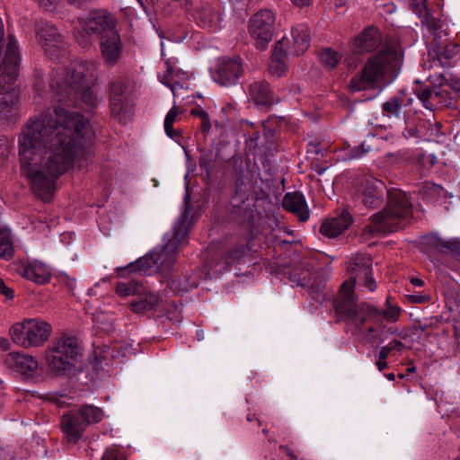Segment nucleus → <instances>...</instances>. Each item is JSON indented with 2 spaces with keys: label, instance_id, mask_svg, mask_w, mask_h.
<instances>
[{
  "label": "nucleus",
  "instance_id": "1",
  "mask_svg": "<svg viewBox=\"0 0 460 460\" xmlns=\"http://www.w3.org/2000/svg\"><path fill=\"white\" fill-rule=\"evenodd\" d=\"M92 136L85 118L56 107L31 119L18 139L22 173L29 179L32 192L49 201L57 180L75 163L87 160Z\"/></svg>",
  "mask_w": 460,
  "mask_h": 460
},
{
  "label": "nucleus",
  "instance_id": "2",
  "mask_svg": "<svg viewBox=\"0 0 460 460\" xmlns=\"http://www.w3.org/2000/svg\"><path fill=\"white\" fill-rule=\"evenodd\" d=\"M372 259L365 254H358L349 263L350 278L345 281L333 300V308L342 321L354 326L371 342L383 343L390 335L396 333L394 326L386 327L385 322L393 323L399 320L401 308L392 305L386 299L385 309L380 310L367 303L357 304L354 296L356 283L369 291L376 289L377 285L372 277Z\"/></svg>",
  "mask_w": 460,
  "mask_h": 460
},
{
  "label": "nucleus",
  "instance_id": "3",
  "mask_svg": "<svg viewBox=\"0 0 460 460\" xmlns=\"http://www.w3.org/2000/svg\"><path fill=\"white\" fill-rule=\"evenodd\" d=\"M96 68L95 63L79 60L71 61L66 67L54 68L49 81L54 97L61 102L79 93L84 103L95 107L99 98L89 84L95 79Z\"/></svg>",
  "mask_w": 460,
  "mask_h": 460
},
{
  "label": "nucleus",
  "instance_id": "4",
  "mask_svg": "<svg viewBox=\"0 0 460 460\" xmlns=\"http://www.w3.org/2000/svg\"><path fill=\"white\" fill-rule=\"evenodd\" d=\"M402 64V51L395 47H385L367 60L361 73L350 80L349 89L359 92L375 88L382 82H391L399 74Z\"/></svg>",
  "mask_w": 460,
  "mask_h": 460
},
{
  "label": "nucleus",
  "instance_id": "5",
  "mask_svg": "<svg viewBox=\"0 0 460 460\" xmlns=\"http://www.w3.org/2000/svg\"><path fill=\"white\" fill-rule=\"evenodd\" d=\"M412 217V204L408 195L399 190H387V202L382 211L374 214L363 234L374 236L403 228Z\"/></svg>",
  "mask_w": 460,
  "mask_h": 460
},
{
  "label": "nucleus",
  "instance_id": "6",
  "mask_svg": "<svg viewBox=\"0 0 460 460\" xmlns=\"http://www.w3.org/2000/svg\"><path fill=\"white\" fill-rule=\"evenodd\" d=\"M188 237V228L184 220L179 222L173 230L172 235L166 244L159 251L151 252L148 256L140 258L125 267L116 268L118 276L126 278L128 272H146L150 268H167L176 261L179 249L185 244Z\"/></svg>",
  "mask_w": 460,
  "mask_h": 460
},
{
  "label": "nucleus",
  "instance_id": "7",
  "mask_svg": "<svg viewBox=\"0 0 460 460\" xmlns=\"http://www.w3.org/2000/svg\"><path fill=\"white\" fill-rule=\"evenodd\" d=\"M51 332V325L40 318L16 323L9 332L12 341L24 349L42 346L49 339Z\"/></svg>",
  "mask_w": 460,
  "mask_h": 460
},
{
  "label": "nucleus",
  "instance_id": "8",
  "mask_svg": "<svg viewBox=\"0 0 460 460\" xmlns=\"http://www.w3.org/2000/svg\"><path fill=\"white\" fill-rule=\"evenodd\" d=\"M79 355L77 340L62 335L53 341L46 350V361L49 369L58 375L68 371Z\"/></svg>",
  "mask_w": 460,
  "mask_h": 460
},
{
  "label": "nucleus",
  "instance_id": "9",
  "mask_svg": "<svg viewBox=\"0 0 460 460\" xmlns=\"http://www.w3.org/2000/svg\"><path fill=\"white\" fill-rule=\"evenodd\" d=\"M75 38L80 45H90V37L95 35L98 39L115 29V20L106 10H93L85 17L78 18Z\"/></svg>",
  "mask_w": 460,
  "mask_h": 460
},
{
  "label": "nucleus",
  "instance_id": "10",
  "mask_svg": "<svg viewBox=\"0 0 460 460\" xmlns=\"http://www.w3.org/2000/svg\"><path fill=\"white\" fill-rule=\"evenodd\" d=\"M275 20V14L268 9L261 10L250 18L248 31L257 49L264 50L272 40Z\"/></svg>",
  "mask_w": 460,
  "mask_h": 460
},
{
  "label": "nucleus",
  "instance_id": "11",
  "mask_svg": "<svg viewBox=\"0 0 460 460\" xmlns=\"http://www.w3.org/2000/svg\"><path fill=\"white\" fill-rule=\"evenodd\" d=\"M385 183L372 175L364 176L355 192V199L367 208H376L383 203Z\"/></svg>",
  "mask_w": 460,
  "mask_h": 460
},
{
  "label": "nucleus",
  "instance_id": "12",
  "mask_svg": "<svg viewBox=\"0 0 460 460\" xmlns=\"http://www.w3.org/2000/svg\"><path fill=\"white\" fill-rule=\"evenodd\" d=\"M19 52L17 41L9 37L4 58L0 65V88L9 89L18 76Z\"/></svg>",
  "mask_w": 460,
  "mask_h": 460
},
{
  "label": "nucleus",
  "instance_id": "13",
  "mask_svg": "<svg viewBox=\"0 0 460 460\" xmlns=\"http://www.w3.org/2000/svg\"><path fill=\"white\" fill-rule=\"evenodd\" d=\"M243 62L240 57L224 58L219 60L213 73L214 81L222 86L235 84L243 75Z\"/></svg>",
  "mask_w": 460,
  "mask_h": 460
},
{
  "label": "nucleus",
  "instance_id": "14",
  "mask_svg": "<svg viewBox=\"0 0 460 460\" xmlns=\"http://www.w3.org/2000/svg\"><path fill=\"white\" fill-rule=\"evenodd\" d=\"M127 82L126 79L118 78L111 84L110 101L111 113L120 121L126 118L130 110Z\"/></svg>",
  "mask_w": 460,
  "mask_h": 460
},
{
  "label": "nucleus",
  "instance_id": "15",
  "mask_svg": "<svg viewBox=\"0 0 460 460\" xmlns=\"http://www.w3.org/2000/svg\"><path fill=\"white\" fill-rule=\"evenodd\" d=\"M414 93L429 110L448 106L451 103L449 93L442 84L433 87L418 84Z\"/></svg>",
  "mask_w": 460,
  "mask_h": 460
},
{
  "label": "nucleus",
  "instance_id": "16",
  "mask_svg": "<svg viewBox=\"0 0 460 460\" xmlns=\"http://www.w3.org/2000/svg\"><path fill=\"white\" fill-rule=\"evenodd\" d=\"M291 276L298 286L308 288L314 299L321 301L324 298L323 289L326 279L322 272L303 270L300 272L294 271Z\"/></svg>",
  "mask_w": 460,
  "mask_h": 460
},
{
  "label": "nucleus",
  "instance_id": "17",
  "mask_svg": "<svg viewBox=\"0 0 460 460\" xmlns=\"http://www.w3.org/2000/svg\"><path fill=\"white\" fill-rule=\"evenodd\" d=\"M381 43L382 37L379 30L369 26L351 40L349 49L353 54L362 55L376 50Z\"/></svg>",
  "mask_w": 460,
  "mask_h": 460
},
{
  "label": "nucleus",
  "instance_id": "18",
  "mask_svg": "<svg viewBox=\"0 0 460 460\" xmlns=\"http://www.w3.org/2000/svg\"><path fill=\"white\" fill-rule=\"evenodd\" d=\"M13 270L26 279L38 284H45L50 280L51 273L48 266L40 261L32 262L19 261L13 263Z\"/></svg>",
  "mask_w": 460,
  "mask_h": 460
},
{
  "label": "nucleus",
  "instance_id": "19",
  "mask_svg": "<svg viewBox=\"0 0 460 460\" xmlns=\"http://www.w3.org/2000/svg\"><path fill=\"white\" fill-rule=\"evenodd\" d=\"M60 427L65 438L70 443L79 440L87 428L79 414L75 411L63 414Z\"/></svg>",
  "mask_w": 460,
  "mask_h": 460
},
{
  "label": "nucleus",
  "instance_id": "20",
  "mask_svg": "<svg viewBox=\"0 0 460 460\" xmlns=\"http://www.w3.org/2000/svg\"><path fill=\"white\" fill-rule=\"evenodd\" d=\"M100 49L104 60L115 64L121 54V41L119 31L115 29L99 38Z\"/></svg>",
  "mask_w": 460,
  "mask_h": 460
},
{
  "label": "nucleus",
  "instance_id": "21",
  "mask_svg": "<svg viewBox=\"0 0 460 460\" xmlns=\"http://www.w3.org/2000/svg\"><path fill=\"white\" fill-rule=\"evenodd\" d=\"M4 364L16 372L31 376L38 369L39 363L35 358L18 352H12L6 355Z\"/></svg>",
  "mask_w": 460,
  "mask_h": 460
},
{
  "label": "nucleus",
  "instance_id": "22",
  "mask_svg": "<svg viewBox=\"0 0 460 460\" xmlns=\"http://www.w3.org/2000/svg\"><path fill=\"white\" fill-rule=\"evenodd\" d=\"M431 49L438 58V61L443 65H450L449 60L455 58L459 52L458 46L455 43L449 42L448 39H442L440 32L434 30V38L431 42Z\"/></svg>",
  "mask_w": 460,
  "mask_h": 460
},
{
  "label": "nucleus",
  "instance_id": "23",
  "mask_svg": "<svg viewBox=\"0 0 460 460\" xmlns=\"http://www.w3.org/2000/svg\"><path fill=\"white\" fill-rule=\"evenodd\" d=\"M352 217L347 210H343L338 217L326 219L320 227V233L333 238L343 233L351 224Z\"/></svg>",
  "mask_w": 460,
  "mask_h": 460
},
{
  "label": "nucleus",
  "instance_id": "24",
  "mask_svg": "<svg viewBox=\"0 0 460 460\" xmlns=\"http://www.w3.org/2000/svg\"><path fill=\"white\" fill-rule=\"evenodd\" d=\"M282 205L286 210L296 214L302 222L309 218V209L302 193L298 191L287 193Z\"/></svg>",
  "mask_w": 460,
  "mask_h": 460
},
{
  "label": "nucleus",
  "instance_id": "25",
  "mask_svg": "<svg viewBox=\"0 0 460 460\" xmlns=\"http://www.w3.org/2000/svg\"><path fill=\"white\" fill-rule=\"evenodd\" d=\"M249 94L256 105L270 106L277 98L265 81L254 82L249 86Z\"/></svg>",
  "mask_w": 460,
  "mask_h": 460
},
{
  "label": "nucleus",
  "instance_id": "26",
  "mask_svg": "<svg viewBox=\"0 0 460 460\" xmlns=\"http://www.w3.org/2000/svg\"><path fill=\"white\" fill-rule=\"evenodd\" d=\"M293 43L290 48V54L299 56L304 54L310 46V32L306 24H297L293 27L292 31Z\"/></svg>",
  "mask_w": 460,
  "mask_h": 460
},
{
  "label": "nucleus",
  "instance_id": "27",
  "mask_svg": "<svg viewBox=\"0 0 460 460\" xmlns=\"http://www.w3.org/2000/svg\"><path fill=\"white\" fill-rule=\"evenodd\" d=\"M285 57L284 40H282L276 43L271 56V61L269 66V72L271 75L280 77L285 74L287 70V65L284 61Z\"/></svg>",
  "mask_w": 460,
  "mask_h": 460
},
{
  "label": "nucleus",
  "instance_id": "28",
  "mask_svg": "<svg viewBox=\"0 0 460 460\" xmlns=\"http://www.w3.org/2000/svg\"><path fill=\"white\" fill-rule=\"evenodd\" d=\"M194 18L197 23L208 30H217L218 14L208 4H203L196 9Z\"/></svg>",
  "mask_w": 460,
  "mask_h": 460
},
{
  "label": "nucleus",
  "instance_id": "29",
  "mask_svg": "<svg viewBox=\"0 0 460 460\" xmlns=\"http://www.w3.org/2000/svg\"><path fill=\"white\" fill-rule=\"evenodd\" d=\"M160 301V297L156 293H146L144 297L132 300L130 302V309L135 314H145L146 312L155 309Z\"/></svg>",
  "mask_w": 460,
  "mask_h": 460
},
{
  "label": "nucleus",
  "instance_id": "30",
  "mask_svg": "<svg viewBox=\"0 0 460 460\" xmlns=\"http://www.w3.org/2000/svg\"><path fill=\"white\" fill-rule=\"evenodd\" d=\"M411 5L412 11L421 19L422 24L429 29H438V21L428 10L426 0H411Z\"/></svg>",
  "mask_w": 460,
  "mask_h": 460
},
{
  "label": "nucleus",
  "instance_id": "31",
  "mask_svg": "<svg viewBox=\"0 0 460 460\" xmlns=\"http://www.w3.org/2000/svg\"><path fill=\"white\" fill-rule=\"evenodd\" d=\"M19 102L18 94L13 92L0 93V119H8Z\"/></svg>",
  "mask_w": 460,
  "mask_h": 460
},
{
  "label": "nucleus",
  "instance_id": "32",
  "mask_svg": "<svg viewBox=\"0 0 460 460\" xmlns=\"http://www.w3.org/2000/svg\"><path fill=\"white\" fill-rule=\"evenodd\" d=\"M197 286V280L190 279V278L187 275L174 276L168 282L169 288L176 294L189 292L192 288H195Z\"/></svg>",
  "mask_w": 460,
  "mask_h": 460
},
{
  "label": "nucleus",
  "instance_id": "33",
  "mask_svg": "<svg viewBox=\"0 0 460 460\" xmlns=\"http://www.w3.org/2000/svg\"><path fill=\"white\" fill-rule=\"evenodd\" d=\"M182 113V109L178 106H173L166 114L164 119V131L166 135L173 140L179 142L181 136L180 131L173 128V123L176 121L178 116Z\"/></svg>",
  "mask_w": 460,
  "mask_h": 460
},
{
  "label": "nucleus",
  "instance_id": "34",
  "mask_svg": "<svg viewBox=\"0 0 460 460\" xmlns=\"http://www.w3.org/2000/svg\"><path fill=\"white\" fill-rule=\"evenodd\" d=\"M85 426L100 422L103 418L102 410L93 405H83L77 411Z\"/></svg>",
  "mask_w": 460,
  "mask_h": 460
},
{
  "label": "nucleus",
  "instance_id": "35",
  "mask_svg": "<svg viewBox=\"0 0 460 460\" xmlns=\"http://www.w3.org/2000/svg\"><path fill=\"white\" fill-rule=\"evenodd\" d=\"M50 40L60 42V33L54 25L45 22L37 31V40L41 47H44V42H48Z\"/></svg>",
  "mask_w": 460,
  "mask_h": 460
},
{
  "label": "nucleus",
  "instance_id": "36",
  "mask_svg": "<svg viewBox=\"0 0 460 460\" xmlns=\"http://www.w3.org/2000/svg\"><path fill=\"white\" fill-rule=\"evenodd\" d=\"M407 103L400 96H393L382 104L383 114L388 118H399L402 106Z\"/></svg>",
  "mask_w": 460,
  "mask_h": 460
},
{
  "label": "nucleus",
  "instance_id": "37",
  "mask_svg": "<svg viewBox=\"0 0 460 460\" xmlns=\"http://www.w3.org/2000/svg\"><path fill=\"white\" fill-rule=\"evenodd\" d=\"M13 251V237L10 230L7 228H0V258H12Z\"/></svg>",
  "mask_w": 460,
  "mask_h": 460
},
{
  "label": "nucleus",
  "instance_id": "38",
  "mask_svg": "<svg viewBox=\"0 0 460 460\" xmlns=\"http://www.w3.org/2000/svg\"><path fill=\"white\" fill-rule=\"evenodd\" d=\"M46 55H48L52 59H58L59 58H63L66 55V42L64 40L63 36L60 34V42H56V40H49L48 42H44V47H42Z\"/></svg>",
  "mask_w": 460,
  "mask_h": 460
},
{
  "label": "nucleus",
  "instance_id": "39",
  "mask_svg": "<svg viewBox=\"0 0 460 460\" xmlns=\"http://www.w3.org/2000/svg\"><path fill=\"white\" fill-rule=\"evenodd\" d=\"M142 288L141 284L132 279L128 282H118L115 286V293L120 297H127L140 293Z\"/></svg>",
  "mask_w": 460,
  "mask_h": 460
},
{
  "label": "nucleus",
  "instance_id": "40",
  "mask_svg": "<svg viewBox=\"0 0 460 460\" xmlns=\"http://www.w3.org/2000/svg\"><path fill=\"white\" fill-rule=\"evenodd\" d=\"M216 158L217 156L213 151L206 149L200 150L199 164L200 168L204 169L207 172L208 175H209V173L214 168Z\"/></svg>",
  "mask_w": 460,
  "mask_h": 460
},
{
  "label": "nucleus",
  "instance_id": "41",
  "mask_svg": "<svg viewBox=\"0 0 460 460\" xmlns=\"http://www.w3.org/2000/svg\"><path fill=\"white\" fill-rule=\"evenodd\" d=\"M341 59V56L332 49H325L320 54L322 64L328 68H334Z\"/></svg>",
  "mask_w": 460,
  "mask_h": 460
},
{
  "label": "nucleus",
  "instance_id": "42",
  "mask_svg": "<svg viewBox=\"0 0 460 460\" xmlns=\"http://www.w3.org/2000/svg\"><path fill=\"white\" fill-rule=\"evenodd\" d=\"M404 349V344L397 340L391 341L387 345L383 346L378 353V358L386 359L388 356L394 351H402Z\"/></svg>",
  "mask_w": 460,
  "mask_h": 460
},
{
  "label": "nucleus",
  "instance_id": "43",
  "mask_svg": "<svg viewBox=\"0 0 460 460\" xmlns=\"http://www.w3.org/2000/svg\"><path fill=\"white\" fill-rule=\"evenodd\" d=\"M369 151L370 147H366V144L362 143L360 146L350 149L347 154V156L349 159H358L361 158L365 154L368 153Z\"/></svg>",
  "mask_w": 460,
  "mask_h": 460
},
{
  "label": "nucleus",
  "instance_id": "44",
  "mask_svg": "<svg viewBox=\"0 0 460 460\" xmlns=\"http://www.w3.org/2000/svg\"><path fill=\"white\" fill-rule=\"evenodd\" d=\"M245 253V247L241 246L234 249L229 252L226 257V264L229 265L234 263L235 261H238L243 254Z\"/></svg>",
  "mask_w": 460,
  "mask_h": 460
},
{
  "label": "nucleus",
  "instance_id": "45",
  "mask_svg": "<svg viewBox=\"0 0 460 460\" xmlns=\"http://www.w3.org/2000/svg\"><path fill=\"white\" fill-rule=\"evenodd\" d=\"M11 150V144L7 137H3L0 138V160H5Z\"/></svg>",
  "mask_w": 460,
  "mask_h": 460
},
{
  "label": "nucleus",
  "instance_id": "46",
  "mask_svg": "<svg viewBox=\"0 0 460 460\" xmlns=\"http://www.w3.org/2000/svg\"><path fill=\"white\" fill-rule=\"evenodd\" d=\"M102 460H126L124 455L118 448L105 451Z\"/></svg>",
  "mask_w": 460,
  "mask_h": 460
},
{
  "label": "nucleus",
  "instance_id": "47",
  "mask_svg": "<svg viewBox=\"0 0 460 460\" xmlns=\"http://www.w3.org/2000/svg\"><path fill=\"white\" fill-rule=\"evenodd\" d=\"M165 66L167 67L166 73L164 74V75H159V78H160V81H161L162 84H165V85H167V86H169V87H171L172 89V80L173 68H172V66H171L169 65L168 61L165 62Z\"/></svg>",
  "mask_w": 460,
  "mask_h": 460
},
{
  "label": "nucleus",
  "instance_id": "48",
  "mask_svg": "<svg viewBox=\"0 0 460 460\" xmlns=\"http://www.w3.org/2000/svg\"><path fill=\"white\" fill-rule=\"evenodd\" d=\"M40 6L43 8L49 10L53 7V5L58 3V0H36ZM69 4H81L84 0H66Z\"/></svg>",
  "mask_w": 460,
  "mask_h": 460
},
{
  "label": "nucleus",
  "instance_id": "49",
  "mask_svg": "<svg viewBox=\"0 0 460 460\" xmlns=\"http://www.w3.org/2000/svg\"><path fill=\"white\" fill-rule=\"evenodd\" d=\"M0 294L8 299H13L14 297L13 289L7 287L2 279H0Z\"/></svg>",
  "mask_w": 460,
  "mask_h": 460
},
{
  "label": "nucleus",
  "instance_id": "50",
  "mask_svg": "<svg viewBox=\"0 0 460 460\" xmlns=\"http://www.w3.org/2000/svg\"><path fill=\"white\" fill-rule=\"evenodd\" d=\"M201 120V130L203 133H207L210 130L211 128V124H210V120H209V118H208V114L205 115V117H202L200 119Z\"/></svg>",
  "mask_w": 460,
  "mask_h": 460
},
{
  "label": "nucleus",
  "instance_id": "51",
  "mask_svg": "<svg viewBox=\"0 0 460 460\" xmlns=\"http://www.w3.org/2000/svg\"><path fill=\"white\" fill-rule=\"evenodd\" d=\"M190 114L201 119L202 117H205V115H207L208 113L200 107H196L191 109Z\"/></svg>",
  "mask_w": 460,
  "mask_h": 460
},
{
  "label": "nucleus",
  "instance_id": "52",
  "mask_svg": "<svg viewBox=\"0 0 460 460\" xmlns=\"http://www.w3.org/2000/svg\"><path fill=\"white\" fill-rule=\"evenodd\" d=\"M409 301L412 303H423L426 298L423 296L411 295L409 296Z\"/></svg>",
  "mask_w": 460,
  "mask_h": 460
},
{
  "label": "nucleus",
  "instance_id": "53",
  "mask_svg": "<svg viewBox=\"0 0 460 460\" xmlns=\"http://www.w3.org/2000/svg\"><path fill=\"white\" fill-rule=\"evenodd\" d=\"M280 450H284L287 455L290 457V460H296V456L294 454V452L287 446H279Z\"/></svg>",
  "mask_w": 460,
  "mask_h": 460
},
{
  "label": "nucleus",
  "instance_id": "54",
  "mask_svg": "<svg viewBox=\"0 0 460 460\" xmlns=\"http://www.w3.org/2000/svg\"><path fill=\"white\" fill-rule=\"evenodd\" d=\"M376 365L379 371H383L385 368L387 367V362L385 361V359H382L380 358H378V360L376 361Z\"/></svg>",
  "mask_w": 460,
  "mask_h": 460
},
{
  "label": "nucleus",
  "instance_id": "55",
  "mask_svg": "<svg viewBox=\"0 0 460 460\" xmlns=\"http://www.w3.org/2000/svg\"><path fill=\"white\" fill-rule=\"evenodd\" d=\"M296 6H305L309 5L312 0H290Z\"/></svg>",
  "mask_w": 460,
  "mask_h": 460
},
{
  "label": "nucleus",
  "instance_id": "56",
  "mask_svg": "<svg viewBox=\"0 0 460 460\" xmlns=\"http://www.w3.org/2000/svg\"><path fill=\"white\" fill-rule=\"evenodd\" d=\"M10 347V343L8 341L7 339L5 338H1L0 339V348L3 349L4 350H7Z\"/></svg>",
  "mask_w": 460,
  "mask_h": 460
},
{
  "label": "nucleus",
  "instance_id": "57",
  "mask_svg": "<svg viewBox=\"0 0 460 460\" xmlns=\"http://www.w3.org/2000/svg\"><path fill=\"white\" fill-rule=\"evenodd\" d=\"M411 283L416 287H422L424 285V281L418 278H411Z\"/></svg>",
  "mask_w": 460,
  "mask_h": 460
},
{
  "label": "nucleus",
  "instance_id": "58",
  "mask_svg": "<svg viewBox=\"0 0 460 460\" xmlns=\"http://www.w3.org/2000/svg\"><path fill=\"white\" fill-rule=\"evenodd\" d=\"M253 420H257V421H258L259 425H261V421H260V420H259V419H257V418L255 417V415H254V414H248V415H247V420H248V421H252Z\"/></svg>",
  "mask_w": 460,
  "mask_h": 460
},
{
  "label": "nucleus",
  "instance_id": "59",
  "mask_svg": "<svg viewBox=\"0 0 460 460\" xmlns=\"http://www.w3.org/2000/svg\"><path fill=\"white\" fill-rule=\"evenodd\" d=\"M446 248H447L450 251H454L456 248V243H447V244L445 245Z\"/></svg>",
  "mask_w": 460,
  "mask_h": 460
},
{
  "label": "nucleus",
  "instance_id": "60",
  "mask_svg": "<svg viewBox=\"0 0 460 460\" xmlns=\"http://www.w3.org/2000/svg\"><path fill=\"white\" fill-rule=\"evenodd\" d=\"M387 379L394 381L395 379V376L394 373H389L386 375Z\"/></svg>",
  "mask_w": 460,
  "mask_h": 460
},
{
  "label": "nucleus",
  "instance_id": "61",
  "mask_svg": "<svg viewBox=\"0 0 460 460\" xmlns=\"http://www.w3.org/2000/svg\"><path fill=\"white\" fill-rule=\"evenodd\" d=\"M262 432H263V434H264L265 436H267V437H268V435H269V430H268V429H263V430H262Z\"/></svg>",
  "mask_w": 460,
  "mask_h": 460
}]
</instances>
